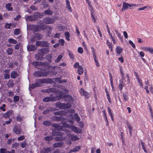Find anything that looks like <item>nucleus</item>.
Segmentation results:
<instances>
[{"label":"nucleus","mask_w":153,"mask_h":153,"mask_svg":"<svg viewBox=\"0 0 153 153\" xmlns=\"http://www.w3.org/2000/svg\"><path fill=\"white\" fill-rule=\"evenodd\" d=\"M8 42L10 43H12L13 44H15L17 42L16 40L11 38L9 39L8 40Z\"/></svg>","instance_id":"obj_42"},{"label":"nucleus","mask_w":153,"mask_h":153,"mask_svg":"<svg viewBox=\"0 0 153 153\" xmlns=\"http://www.w3.org/2000/svg\"><path fill=\"white\" fill-rule=\"evenodd\" d=\"M6 51L9 55H11L13 52V50L11 48H8Z\"/></svg>","instance_id":"obj_50"},{"label":"nucleus","mask_w":153,"mask_h":153,"mask_svg":"<svg viewBox=\"0 0 153 153\" xmlns=\"http://www.w3.org/2000/svg\"><path fill=\"white\" fill-rule=\"evenodd\" d=\"M83 72V69L81 66L79 67L78 69V73L79 75L82 74Z\"/></svg>","instance_id":"obj_28"},{"label":"nucleus","mask_w":153,"mask_h":153,"mask_svg":"<svg viewBox=\"0 0 153 153\" xmlns=\"http://www.w3.org/2000/svg\"><path fill=\"white\" fill-rule=\"evenodd\" d=\"M51 123L50 121H45L43 122V124L46 126H49L51 125Z\"/></svg>","instance_id":"obj_43"},{"label":"nucleus","mask_w":153,"mask_h":153,"mask_svg":"<svg viewBox=\"0 0 153 153\" xmlns=\"http://www.w3.org/2000/svg\"><path fill=\"white\" fill-rule=\"evenodd\" d=\"M67 52L71 59L73 60L74 57L73 53L70 50L68 51Z\"/></svg>","instance_id":"obj_40"},{"label":"nucleus","mask_w":153,"mask_h":153,"mask_svg":"<svg viewBox=\"0 0 153 153\" xmlns=\"http://www.w3.org/2000/svg\"><path fill=\"white\" fill-rule=\"evenodd\" d=\"M124 85L125 84L124 82H123L121 80H120L119 84L118 86L120 90L122 89L123 88Z\"/></svg>","instance_id":"obj_31"},{"label":"nucleus","mask_w":153,"mask_h":153,"mask_svg":"<svg viewBox=\"0 0 153 153\" xmlns=\"http://www.w3.org/2000/svg\"><path fill=\"white\" fill-rule=\"evenodd\" d=\"M20 31L19 29H16L14 30V34L16 35H18L20 33Z\"/></svg>","instance_id":"obj_49"},{"label":"nucleus","mask_w":153,"mask_h":153,"mask_svg":"<svg viewBox=\"0 0 153 153\" xmlns=\"http://www.w3.org/2000/svg\"><path fill=\"white\" fill-rule=\"evenodd\" d=\"M55 91V88H50L49 89H48L46 90H43V92H44L46 93H51V92H53Z\"/></svg>","instance_id":"obj_24"},{"label":"nucleus","mask_w":153,"mask_h":153,"mask_svg":"<svg viewBox=\"0 0 153 153\" xmlns=\"http://www.w3.org/2000/svg\"><path fill=\"white\" fill-rule=\"evenodd\" d=\"M43 55L42 54V53H38L35 56V59L37 60H42V58Z\"/></svg>","instance_id":"obj_22"},{"label":"nucleus","mask_w":153,"mask_h":153,"mask_svg":"<svg viewBox=\"0 0 153 153\" xmlns=\"http://www.w3.org/2000/svg\"><path fill=\"white\" fill-rule=\"evenodd\" d=\"M11 25H12V24L11 23H10L9 24L8 23H6L5 24V27L6 28L10 29V26Z\"/></svg>","instance_id":"obj_56"},{"label":"nucleus","mask_w":153,"mask_h":153,"mask_svg":"<svg viewBox=\"0 0 153 153\" xmlns=\"http://www.w3.org/2000/svg\"><path fill=\"white\" fill-rule=\"evenodd\" d=\"M63 144V142H57L55 143L53 145L54 148L59 147L62 146Z\"/></svg>","instance_id":"obj_17"},{"label":"nucleus","mask_w":153,"mask_h":153,"mask_svg":"<svg viewBox=\"0 0 153 153\" xmlns=\"http://www.w3.org/2000/svg\"><path fill=\"white\" fill-rule=\"evenodd\" d=\"M14 101L15 102H16L19 101V97L18 96H15L13 97Z\"/></svg>","instance_id":"obj_52"},{"label":"nucleus","mask_w":153,"mask_h":153,"mask_svg":"<svg viewBox=\"0 0 153 153\" xmlns=\"http://www.w3.org/2000/svg\"><path fill=\"white\" fill-rule=\"evenodd\" d=\"M64 119V118L61 116H54L53 117V120L57 121H62Z\"/></svg>","instance_id":"obj_14"},{"label":"nucleus","mask_w":153,"mask_h":153,"mask_svg":"<svg viewBox=\"0 0 153 153\" xmlns=\"http://www.w3.org/2000/svg\"><path fill=\"white\" fill-rule=\"evenodd\" d=\"M126 124L128 128L129 129V131H132V127L130 125V123L129 122H127Z\"/></svg>","instance_id":"obj_53"},{"label":"nucleus","mask_w":153,"mask_h":153,"mask_svg":"<svg viewBox=\"0 0 153 153\" xmlns=\"http://www.w3.org/2000/svg\"><path fill=\"white\" fill-rule=\"evenodd\" d=\"M6 105L5 104H4L2 105V106H1V110H2L3 111H5L6 110L5 107Z\"/></svg>","instance_id":"obj_63"},{"label":"nucleus","mask_w":153,"mask_h":153,"mask_svg":"<svg viewBox=\"0 0 153 153\" xmlns=\"http://www.w3.org/2000/svg\"><path fill=\"white\" fill-rule=\"evenodd\" d=\"M39 87V85H38V83H37V82L36 81V82L34 84H33L31 85L30 87V88H31L32 89L36 87Z\"/></svg>","instance_id":"obj_46"},{"label":"nucleus","mask_w":153,"mask_h":153,"mask_svg":"<svg viewBox=\"0 0 153 153\" xmlns=\"http://www.w3.org/2000/svg\"><path fill=\"white\" fill-rule=\"evenodd\" d=\"M43 22L46 24H50L54 22V19L53 18L46 17L43 19Z\"/></svg>","instance_id":"obj_5"},{"label":"nucleus","mask_w":153,"mask_h":153,"mask_svg":"<svg viewBox=\"0 0 153 153\" xmlns=\"http://www.w3.org/2000/svg\"><path fill=\"white\" fill-rule=\"evenodd\" d=\"M73 119H75L77 122L79 121L80 118L79 117L78 114H75L74 115V117L73 118Z\"/></svg>","instance_id":"obj_34"},{"label":"nucleus","mask_w":153,"mask_h":153,"mask_svg":"<svg viewBox=\"0 0 153 153\" xmlns=\"http://www.w3.org/2000/svg\"><path fill=\"white\" fill-rule=\"evenodd\" d=\"M18 76V74L16 71H13L11 73V76L12 78L15 79Z\"/></svg>","instance_id":"obj_26"},{"label":"nucleus","mask_w":153,"mask_h":153,"mask_svg":"<svg viewBox=\"0 0 153 153\" xmlns=\"http://www.w3.org/2000/svg\"><path fill=\"white\" fill-rule=\"evenodd\" d=\"M79 92L81 95L84 96L86 98H88L90 97L89 94L88 92L85 91L82 88L80 89Z\"/></svg>","instance_id":"obj_6"},{"label":"nucleus","mask_w":153,"mask_h":153,"mask_svg":"<svg viewBox=\"0 0 153 153\" xmlns=\"http://www.w3.org/2000/svg\"><path fill=\"white\" fill-rule=\"evenodd\" d=\"M41 66L46 69H48L50 68L49 64L46 62H42Z\"/></svg>","instance_id":"obj_20"},{"label":"nucleus","mask_w":153,"mask_h":153,"mask_svg":"<svg viewBox=\"0 0 153 153\" xmlns=\"http://www.w3.org/2000/svg\"><path fill=\"white\" fill-rule=\"evenodd\" d=\"M141 145L142 146V148H143V150L145 152H146L147 151H146V149L144 146V143L142 141H141Z\"/></svg>","instance_id":"obj_54"},{"label":"nucleus","mask_w":153,"mask_h":153,"mask_svg":"<svg viewBox=\"0 0 153 153\" xmlns=\"http://www.w3.org/2000/svg\"><path fill=\"white\" fill-rule=\"evenodd\" d=\"M7 150L5 149H1V153H6Z\"/></svg>","instance_id":"obj_64"},{"label":"nucleus","mask_w":153,"mask_h":153,"mask_svg":"<svg viewBox=\"0 0 153 153\" xmlns=\"http://www.w3.org/2000/svg\"><path fill=\"white\" fill-rule=\"evenodd\" d=\"M52 110H53V108L50 107L49 108L44 111L43 112V113L44 114H46L48 113L49 112L52 111Z\"/></svg>","instance_id":"obj_37"},{"label":"nucleus","mask_w":153,"mask_h":153,"mask_svg":"<svg viewBox=\"0 0 153 153\" xmlns=\"http://www.w3.org/2000/svg\"><path fill=\"white\" fill-rule=\"evenodd\" d=\"M13 131L16 134H19L21 132V128L20 127L17 125H15L13 129Z\"/></svg>","instance_id":"obj_7"},{"label":"nucleus","mask_w":153,"mask_h":153,"mask_svg":"<svg viewBox=\"0 0 153 153\" xmlns=\"http://www.w3.org/2000/svg\"><path fill=\"white\" fill-rule=\"evenodd\" d=\"M49 74V72H43L42 71H37L34 72L33 75L38 77H46Z\"/></svg>","instance_id":"obj_4"},{"label":"nucleus","mask_w":153,"mask_h":153,"mask_svg":"<svg viewBox=\"0 0 153 153\" xmlns=\"http://www.w3.org/2000/svg\"><path fill=\"white\" fill-rule=\"evenodd\" d=\"M62 57H63V55H62L60 54V55H59L58 56L56 59L55 60V61H54L56 63H58V62H59L60 61L61 59L62 58Z\"/></svg>","instance_id":"obj_29"},{"label":"nucleus","mask_w":153,"mask_h":153,"mask_svg":"<svg viewBox=\"0 0 153 153\" xmlns=\"http://www.w3.org/2000/svg\"><path fill=\"white\" fill-rule=\"evenodd\" d=\"M123 97L124 100L125 101H127L128 100V95L125 93L123 94Z\"/></svg>","instance_id":"obj_51"},{"label":"nucleus","mask_w":153,"mask_h":153,"mask_svg":"<svg viewBox=\"0 0 153 153\" xmlns=\"http://www.w3.org/2000/svg\"><path fill=\"white\" fill-rule=\"evenodd\" d=\"M44 13L48 15H51L53 13L50 9H48L44 11Z\"/></svg>","instance_id":"obj_39"},{"label":"nucleus","mask_w":153,"mask_h":153,"mask_svg":"<svg viewBox=\"0 0 153 153\" xmlns=\"http://www.w3.org/2000/svg\"><path fill=\"white\" fill-rule=\"evenodd\" d=\"M143 50L146 51H149L151 53L153 54V48L150 47H144Z\"/></svg>","instance_id":"obj_15"},{"label":"nucleus","mask_w":153,"mask_h":153,"mask_svg":"<svg viewBox=\"0 0 153 153\" xmlns=\"http://www.w3.org/2000/svg\"><path fill=\"white\" fill-rule=\"evenodd\" d=\"M53 137L51 136H48L44 138V140L46 141H49L53 139Z\"/></svg>","instance_id":"obj_35"},{"label":"nucleus","mask_w":153,"mask_h":153,"mask_svg":"<svg viewBox=\"0 0 153 153\" xmlns=\"http://www.w3.org/2000/svg\"><path fill=\"white\" fill-rule=\"evenodd\" d=\"M53 101L52 98L51 97H45L43 98V101L45 102H48Z\"/></svg>","instance_id":"obj_25"},{"label":"nucleus","mask_w":153,"mask_h":153,"mask_svg":"<svg viewBox=\"0 0 153 153\" xmlns=\"http://www.w3.org/2000/svg\"><path fill=\"white\" fill-rule=\"evenodd\" d=\"M80 66V65H79V63L78 62H76L74 64V67L75 68H79V67Z\"/></svg>","instance_id":"obj_60"},{"label":"nucleus","mask_w":153,"mask_h":153,"mask_svg":"<svg viewBox=\"0 0 153 153\" xmlns=\"http://www.w3.org/2000/svg\"><path fill=\"white\" fill-rule=\"evenodd\" d=\"M71 129L74 132L78 133H80L81 132V130L79 128L74 126H72L71 127Z\"/></svg>","instance_id":"obj_12"},{"label":"nucleus","mask_w":153,"mask_h":153,"mask_svg":"<svg viewBox=\"0 0 153 153\" xmlns=\"http://www.w3.org/2000/svg\"><path fill=\"white\" fill-rule=\"evenodd\" d=\"M42 62L35 61L33 62V65L36 68H37L36 66L38 65H41Z\"/></svg>","instance_id":"obj_33"},{"label":"nucleus","mask_w":153,"mask_h":153,"mask_svg":"<svg viewBox=\"0 0 153 153\" xmlns=\"http://www.w3.org/2000/svg\"><path fill=\"white\" fill-rule=\"evenodd\" d=\"M129 4L127 3L126 2L123 3V8L121 10L123 11V10L127 9L128 8Z\"/></svg>","instance_id":"obj_19"},{"label":"nucleus","mask_w":153,"mask_h":153,"mask_svg":"<svg viewBox=\"0 0 153 153\" xmlns=\"http://www.w3.org/2000/svg\"><path fill=\"white\" fill-rule=\"evenodd\" d=\"M21 146L23 148H24L26 146L27 144L26 142H23L21 143Z\"/></svg>","instance_id":"obj_57"},{"label":"nucleus","mask_w":153,"mask_h":153,"mask_svg":"<svg viewBox=\"0 0 153 153\" xmlns=\"http://www.w3.org/2000/svg\"><path fill=\"white\" fill-rule=\"evenodd\" d=\"M52 126L55 128L56 130H53L52 134L53 136H62L63 133L59 131H57L56 130L58 131H62L63 127L62 126H60L56 123H53L52 124Z\"/></svg>","instance_id":"obj_1"},{"label":"nucleus","mask_w":153,"mask_h":153,"mask_svg":"<svg viewBox=\"0 0 153 153\" xmlns=\"http://www.w3.org/2000/svg\"><path fill=\"white\" fill-rule=\"evenodd\" d=\"M56 106L59 108L65 109L70 108L71 106V104L69 103L65 104L57 102L56 103Z\"/></svg>","instance_id":"obj_2"},{"label":"nucleus","mask_w":153,"mask_h":153,"mask_svg":"<svg viewBox=\"0 0 153 153\" xmlns=\"http://www.w3.org/2000/svg\"><path fill=\"white\" fill-rule=\"evenodd\" d=\"M13 113V111H9L3 114V116L4 117L8 118Z\"/></svg>","instance_id":"obj_18"},{"label":"nucleus","mask_w":153,"mask_h":153,"mask_svg":"<svg viewBox=\"0 0 153 153\" xmlns=\"http://www.w3.org/2000/svg\"><path fill=\"white\" fill-rule=\"evenodd\" d=\"M27 49L28 51H33L36 50L37 48L35 45H32L27 46Z\"/></svg>","instance_id":"obj_13"},{"label":"nucleus","mask_w":153,"mask_h":153,"mask_svg":"<svg viewBox=\"0 0 153 153\" xmlns=\"http://www.w3.org/2000/svg\"><path fill=\"white\" fill-rule=\"evenodd\" d=\"M34 16H36L37 17V19L38 18H42L43 16V15L42 14H41L39 12H36L34 14Z\"/></svg>","instance_id":"obj_38"},{"label":"nucleus","mask_w":153,"mask_h":153,"mask_svg":"<svg viewBox=\"0 0 153 153\" xmlns=\"http://www.w3.org/2000/svg\"><path fill=\"white\" fill-rule=\"evenodd\" d=\"M129 44L131 45V46H132V47L133 48H135V45H134V44L133 42L131 41V40H129Z\"/></svg>","instance_id":"obj_62"},{"label":"nucleus","mask_w":153,"mask_h":153,"mask_svg":"<svg viewBox=\"0 0 153 153\" xmlns=\"http://www.w3.org/2000/svg\"><path fill=\"white\" fill-rule=\"evenodd\" d=\"M106 43L107 45L109 47V48H111L112 47L111 42H110L108 40H107Z\"/></svg>","instance_id":"obj_58"},{"label":"nucleus","mask_w":153,"mask_h":153,"mask_svg":"<svg viewBox=\"0 0 153 153\" xmlns=\"http://www.w3.org/2000/svg\"><path fill=\"white\" fill-rule=\"evenodd\" d=\"M51 148L50 147L44 148L40 151V153H49L51 151Z\"/></svg>","instance_id":"obj_10"},{"label":"nucleus","mask_w":153,"mask_h":153,"mask_svg":"<svg viewBox=\"0 0 153 153\" xmlns=\"http://www.w3.org/2000/svg\"><path fill=\"white\" fill-rule=\"evenodd\" d=\"M19 144L18 143H15L12 145V147L16 149L19 146Z\"/></svg>","instance_id":"obj_48"},{"label":"nucleus","mask_w":153,"mask_h":153,"mask_svg":"<svg viewBox=\"0 0 153 153\" xmlns=\"http://www.w3.org/2000/svg\"><path fill=\"white\" fill-rule=\"evenodd\" d=\"M66 8L68 9V10L70 12L72 11L71 8V7L70 5V2L68 0H66Z\"/></svg>","instance_id":"obj_21"},{"label":"nucleus","mask_w":153,"mask_h":153,"mask_svg":"<svg viewBox=\"0 0 153 153\" xmlns=\"http://www.w3.org/2000/svg\"><path fill=\"white\" fill-rule=\"evenodd\" d=\"M48 27V25H40V31L41 30H45L47 29Z\"/></svg>","instance_id":"obj_44"},{"label":"nucleus","mask_w":153,"mask_h":153,"mask_svg":"<svg viewBox=\"0 0 153 153\" xmlns=\"http://www.w3.org/2000/svg\"><path fill=\"white\" fill-rule=\"evenodd\" d=\"M63 97H64V100L65 101L69 102V103H71L73 102L72 97L69 95L64 96Z\"/></svg>","instance_id":"obj_8"},{"label":"nucleus","mask_w":153,"mask_h":153,"mask_svg":"<svg viewBox=\"0 0 153 153\" xmlns=\"http://www.w3.org/2000/svg\"><path fill=\"white\" fill-rule=\"evenodd\" d=\"M49 48H42L40 49L39 52L44 55V54H47L49 52Z\"/></svg>","instance_id":"obj_11"},{"label":"nucleus","mask_w":153,"mask_h":153,"mask_svg":"<svg viewBox=\"0 0 153 153\" xmlns=\"http://www.w3.org/2000/svg\"><path fill=\"white\" fill-rule=\"evenodd\" d=\"M50 44L46 41H42L41 47H48L49 46Z\"/></svg>","instance_id":"obj_23"},{"label":"nucleus","mask_w":153,"mask_h":153,"mask_svg":"<svg viewBox=\"0 0 153 153\" xmlns=\"http://www.w3.org/2000/svg\"><path fill=\"white\" fill-rule=\"evenodd\" d=\"M64 111H60L58 112H53V114L55 115H61L63 114Z\"/></svg>","instance_id":"obj_41"},{"label":"nucleus","mask_w":153,"mask_h":153,"mask_svg":"<svg viewBox=\"0 0 153 153\" xmlns=\"http://www.w3.org/2000/svg\"><path fill=\"white\" fill-rule=\"evenodd\" d=\"M123 49L120 46H117L116 48V51L117 53L119 54L122 51Z\"/></svg>","instance_id":"obj_36"},{"label":"nucleus","mask_w":153,"mask_h":153,"mask_svg":"<svg viewBox=\"0 0 153 153\" xmlns=\"http://www.w3.org/2000/svg\"><path fill=\"white\" fill-rule=\"evenodd\" d=\"M91 49H92V54H93V57H94V58H95L96 57V55H95V51H94V48L92 47L91 48Z\"/></svg>","instance_id":"obj_59"},{"label":"nucleus","mask_w":153,"mask_h":153,"mask_svg":"<svg viewBox=\"0 0 153 153\" xmlns=\"http://www.w3.org/2000/svg\"><path fill=\"white\" fill-rule=\"evenodd\" d=\"M26 19L27 21H33L37 20V18L34 15L33 16H28L26 18Z\"/></svg>","instance_id":"obj_9"},{"label":"nucleus","mask_w":153,"mask_h":153,"mask_svg":"<svg viewBox=\"0 0 153 153\" xmlns=\"http://www.w3.org/2000/svg\"><path fill=\"white\" fill-rule=\"evenodd\" d=\"M33 30L36 32L40 31V25H34L33 27Z\"/></svg>","instance_id":"obj_30"},{"label":"nucleus","mask_w":153,"mask_h":153,"mask_svg":"<svg viewBox=\"0 0 153 153\" xmlns=\"http://www.w3.org/2000/svg\"><path fill=\"white\" fill-rule=\"evenodd\" d=\"M25 137L23 135H22L18 138V140L19 141L25 139Z\"/></svg>","instance_id":"obj_61"},{"label":"nucleus","mask_w":153,"mask_h":153,"mask_svg":"<svg viewBox=\"0 0 153 153\" xmlns=\"http://www.w3.org/2000/svg\"><path fill=\"white\" fill-rule=\"evenodd\" d=\"M77 51L80 54L82 53L83 52V49L81 47H79Z\"/></svg>","instance_id":"obj_55"},{"label":"nucleus","mask_w":153,"mask_h":153,"mask_svg":"<svg viewBox=\"0 0 153 153\" xmlns=\"http://www.w3.org/2000/svg\"><path fill=\"white\" fill-rule=\"evenodd\" d=\"M36 82L38 83L39 86H41V84L44 83H51L52 81V80L51 79H37L36 80Z\"/></svg>","instance_id":"obj_3"},{"label":"nucleus","mask_w":153,"mask_h":153,"mask_svg":"<svg viewBox=\"0 0 153 153\" xmlns=\"http://www.w3.org/2000/svg\"><path fill=\"white\" fill-rule=\"evenodd\" d=\"M52 55L50 54H48L46 55V58L48 60L49 62H51V59L52 58Z\"/></svg>","instance_id":"obj_47"},{"label":"nucleus","mask_w":153,"mask_h":153,"mask_svg":"<svg viewBox=\"0 0 153 153\" xmlns=\"http://www.w3.org/2000/svg\"><path fill=\"white\" fill-rule=\"evenodd\" d=\"M69 139L72 141L76 140L79 139V138L77 136L73 134L70 135L69 136Z\"/></svg>","instance_id":"obj_16"},{"label":"nucleus","mask_w":153,"mask_h":153,"mask_svg":"<svg viewBox=\"0 0 153 153\" xmlns=\"http://www.w3.org/2000/svg\"><path fill=\"white\" fill-rule=\"evenodd\" d=\"M80 146H76L74 149H72L70 150V152H76L78 151L80 149Z\"/></svg>","instance_id":"obj_32"},{"label":"nucleus","mask_w":153,"mask_h":153,"mask_svg":"<svg viewBox=\"0 0 153 153\" xmlns=\"http://www.w3.org/2000/svg\"><path fill=\"white\" fill-rule=\"evenodd\" d=\"M11 4L9 3L6 4V8L9 11H12L13 8L11 7Z\"/></svg>","instance_id":"obj_27"},{"label":"nucleus","mask_w":153,"mask_h":153,"mask_svg":"<svg viewBox=\"0 0 153 153\" xmlns=\"http://www.w3.org/2000/svg\"><path fill=\"white\" fill-rule=\"evenodd\" d=\"M65 35L66 38V39L68 41H69L70 34L68 32H66L65 33Z\"/></svg>","instance_id":"obj_45"}]
</instances>
